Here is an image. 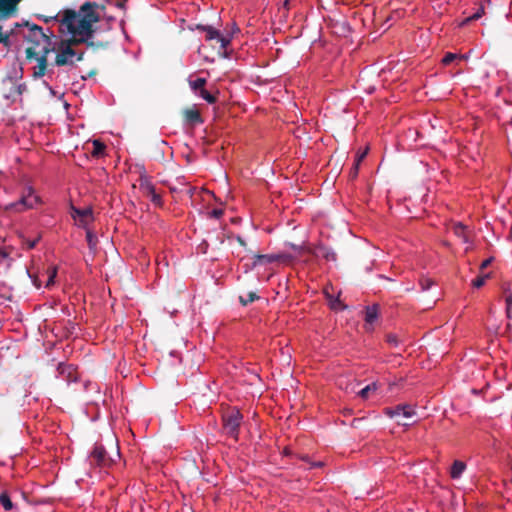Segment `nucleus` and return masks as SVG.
Segmentation results:
<instances>
[{
	"mask_svg": "<svg viewBox=\"0 0 512 512\" xmlns=\"http://www.w3.org/2000/svg\"><path fill=\"white\" fill-rule=\"evenodd\" d=\"M18 27L16 34L23 37L26 42V55L35 78L45 75L47 55L52 51L57 52L55 59L57 66L72 65L82 60V53L73 50L71 43L65 41L53 43L51 37L44 33L41 27L29 23Z\"/></svg>",
	"mask_w": 512,
	"mask_h": 512,
	"instance_id": "f257e3e1",
	"label": "nucleus"
},
{
	"mask_svg": "<svg viewBox=\"0 0 512 512\" xmlns=\"http://www.w3.org/2000/svg\"><path fill=\"white\" fill-rule=\"evenodd\" d=\"M46 23H59V31L68 36L73 43L84 42L92 36V26L98 21V15L90 3L84 4L78 12L66 10L62 14L42 17Z\"/></svg>",
	"mask_w": 512,
	"mask_h": 512,
	"instance_id": "f03ea898",
	"label": "nucleus"
},
{
	"mask_svg": "<svg viewBox=\"0 0 512 512\" xmlns=\"http://www.w3.org/2000/svg\"><path fill=\"white\" fill-rule=\"evenodd\" d=\"M26 90V85L22 82L21 69H14L13 75H8L1 83L3 97L12 102L20 101Z\"/></svg>",
	"mask_w": 512,
	"mask_h": 512,
	"instance_id": "7ed1b4c3",
	"label": "nucleus"
},
{
	"mask_svg": "<svg viewBox=\"0 0 512 512\" xmlns=\"http://www.w3.org/2000/svg\"><path fill=\"white\" fill-rule=\"evenodd\" d=\"M41 203L40 197L35 193V190L31 186H26L21 194L18 201L8 203L3 206L5 211L11 212H23L28 209H33Z\"/></svg>",
	"mask_w": 512,
	"mask_h": 512,
	"instance_id": "20e7f679",
	"label": "nucleus"
},
{
	"mask_svg": "<svg viewBox=\"0 0 512 512\" xmlns=\"http://www.w3.org/2000/svg\"><path fill=\"white\" fill-rule=\"evenodd\" d=\"M22 0H0V43L7 39V33L3 29L2 22L11 18L17 11V6Z\"/></svg>",
	"mask_w": 512,
	"mask_h": 512,
	"instance_id": "39448f33",
	"label": "nucleus"
},
{
	"mask_svg": "<svg viewBox=\"0 0 512 512\" xmlns=\"http://www.w3.org/2000/svg\"><path fill=\"white\" fill-rule=\"evenodd\" d=\"M223 421L225 432L234 439H237L239 427L242 422V415L239 410L234 408L227 412L223 417Z\"/></svg>",
	"mask_w": 512,
	"mask_h": 512,
	"instance_id": "423d86ee",
	"label": "nucleus"
},
{
	"mask_svg": "<svg viewBox=\"0 0 512 512\" xmlns=\"http://www.w3.org/2000/svg\"><path fill=\"white\" fill-rule=\"evenodd\" d=\"M89 461L91 464L108 467L115 461V459L113 456L107 455L106 449L102 445L97 444L89 455Z\"/></svg>",
	"mask_w": 512,
	"mask_h": 512,
	"instance_id": "0eeeda50",
	"label": "nucleus"
},
{
	"mask_svg": "<svg viewBox=\"0 0 512 512\" xmlns=\"http://www.w3.org/2000/svg\"><path fill=\"white\" fill-rule=\"evenodd\" d=\"M71 217L74 219L77 226L87 228L93 221V212L91 208L79 209L72 207Z\"/></svg>",
	"mask_w": 512,
	"mask_h": 512,
	"instance_id": "6e6552de",
	"label": "nucleus"
},
{
	"mask_svg": "<svg viewBox=\"0 0 512 512\" xmlns=\"http://www.w3.org/2000/svg\"><path fill=\"white\" fill-rule=\"evenodd\" d=\"M385 414L390 418H412L415 415V410L410 405H398L393 408H386Z\"/></svg>",
	"mask_w": 512,
	"mask_h": 512,
	"instance_id": "1a4fd4ad",
	"label": "nucleus"
},
{
	"mask_svg": "<svg viewBox=\"0 0 512 512\" xmlns=\"http://www.w3.org/2000/svg\"><path fill=\"white\" fill-rule=\"evenodd\" d=\"M490 4H491L490 0H485V1L481 2V3H479V5L476 8L475 12L472 13L471 15H469L467 18H465L461 22L460 25L462 26V25H465V24L469 23L470 21L480 19L486 13V8L488 6H490Z\"/></svg>",
	"mask_w": 512,
	"mask_h": 512,
	"instance_id": "9d476101",
	"label": "nucleus"
},
{
	"mask_svg": "<svg viewBox=\"0 0 512 512\" xmlns=\"http://www.w3.org/2000/svg\"><path fill=\"white\" fill-rule=\"evenodd\" d=\"M454 235L463 243L470 244V231L462 223H454L451 227Z\"/></svg>",
	"mask_w": 512,
	"mask_h": 512,
	"instance_id": "9b49d317",
	"label": "nucleus"
},
{
	"mask_svg": "<svg viewBox=\"0 0 512 512\" xmlns=\"http://www.w3.org/2000/svg\"><path fill=\"white\" fill-rule=\"evenodd\" d=\"M332 290L333 288H329V287H326L324 289V294L329 302V306L331 307V309L333 310H343L345 308V306L342 304V302L340 301L339 299V294L338 293L336 296L332 293Z\"/></svg>",
	"mask_w": 512,
	"mask_h": 512,
	"instance_id": "f8f14e48",
	"label": "nucleus"
},
{
	"mask_svg": "<svg viewBox=\"0 0 512 512\" xmlns=\"http://www.w3.org/2000/svg\"><path fill=\"white\" fill-rule=\"evenodd\" d=\"M311 253L315 256V257H318V258H324L328 261H335L336 260V255L335 253L329 249L328 247H325V246H317L315 247Z\"/></svg>",
	"mask_w": 512,
	"mask_h": 512,
	"instance_id": "ddd939ff",
	"label": "nucleus"
},
{
	"mask_svg": "<svg viewBox=\"0 0 512 512\" xmlns=\"http://www.w3.org/2000/svg\"><path fill=\"white\" fill-rule=\"evenodd\" d=\"M232 38H233V34L232 33H228L226 35H223L221 33L220 37H218V39H217V41L220 43L219 54L222 57H224V58H228L229 57V54L227 52V47L231 43Z\"/></svg>",
	"mask_w": 512,
	"mask_h": 512,
	"instance_id": "4468645a",
	"label": "nucleus"
},
{
	"mask_svg": "<svg viewBox=\"0 0 512 512\" xmlns=\"http://www.w3.org/2000/svg\"><path fill=\"white\" fill-rule=\"evenodd\" d=\"M288 257L285 254H266V255H257L256 263L267 262L272 263L275 261L286 260Z\"/></svg>",
	"mask_w": 512,
	"mask_h": 512,
	"instance_id": "2eb2a0df",
	"label": "nucleus"
},
{
	"mask_svg": "<svg viewBox=\"0 0 512 512\" xmlns=\"http://www.w3.org/2000/svg\"><path fill=\"white\" fill-rule=\"evenodd\" d=\"M465 469L466 464L460 460H456L454 461L451 467L450 475L453 479H459L462 476Z\"/></svg>",
	"mask_w": 512,
	"mask_h": 512,
	"instance_id": "dca6fc26",
	"label": "nucleus"
},
{
	"mask_svg": "<svg viewBox=\"0 0 512 512\" xmlns=\"http://www.w3.org/2000/svg\"><path fill=\"white\" fill-rule=\"evenodd\" d=\"M197 29H200L206 33V40H217L220 37L221 32L212 26L198 25Z\"/></svg>",
	"mask_w": 512,
	"mask_h": 512,
	"instance_id": "f3484780",
	"label": "nucleus"
},
{
	"mask_svg": "<svg viewBox=\"0 0 512 512\" xmlns=\"http://www.w3.org/2000/svg\"><path fill=\"white\" fill-rule=\"evenodd\" d=\"M139 186L142 193L147 197L155 191L154 185L147 177H141Z\"/></svg>",
	"mask_w": 512,
	"mask_h": 512,
	"instance_id": "a211bd4d",
	"label": "nucleus"
},
{
	"mask_svg": "<svg viewBox=\"0 0 512 512\" xmlns=\"http://www.w3.org/2000/svg\"><path fill=\"white\" fill-rule=\"evenodd\" d=\"M188 82H189V86H190L191 90L195 94H199L201 89H204V86L206 84V79L205 78H197V79L193 80V79L189 78Z\"/></svg>",
	"mask_w": 512,
	"mask_h": 512,
	"instance_id": "6ab92c4d",
	"label": "nucleus"
},
{
	"mask_svg": "<svg viewBox=\"0 0 512 512\" xmlns=\"http://www.w3.org/2000/svg\"><path fill=\"white\" fill-rule=\"evenodd\" d=\"M186 119L191 123H200L202 122L201 116L197 109L192 108L185 111Z\"/></svg>",
	"mask_w": 512,
	"mask_h": 512,
	"instance_id": "aec40b11",
	"label": "nucleus"
},
{
	"mask_svg": "<svg viewBox=\"0 0 512 512\" xmlns=\"http://www.w3.org/2000/svg\"><path fill=\"white\" fill-rule=\"evenodd\" d=\"M377 384L376 383H371L367 386H365L364 388H362L360 391H359V396L362 397L363 399H366L368 398L369 394L371 392H374L377 390Z\"/></svg>",
	"mask_w": 512,
	"mask_h": 512,
	"instance_id": "412c9836",
	"label": "nucleus"
},
{
	"mask_svg": "<svg viewBox=\"0 0 512 512\" xmlns=\"http://www.w3.org/2000/svg\"><path fill=\"white\" fill-rule=\"evenodd\" d=\"M92 144H93L92 155L100 156L104 153L105 145L100 140H94L92 142Z\"/></svg>",
	"mask_w": 512,
	"mask_h": 512,
	"instance_id": "4be33fe9",
	"label": "nucleus"
},
{
	"mask_svg": "<svg viewBox=\"0 0 512 512\" xmlns=\"http://www.w3.org/2000/svg\"><path fill=\"white\" fill-rule=\"evenodd\" d=\"M376 307H368L366 310L365 320L367 323L372 324L377 319Z\"/></svg>",
	"mask_w": 512,
	"mask_h": 512,
	"instance_id": "5701e85b",
	"label": "nucleus"
},
{
	"mask_svg": "<svg viewBox=\"0 0 512 512\" xmlns=\"http://www.w3.org/2000/svg\"><path fill=\"white\" fill-rule=\"evenodd\" d=\"M0 503L6 511H9L13 508V504L10 500V497L6 493H2L0 495Z\"/></svg>",
	"mask_w": 512,
	"mask_h": 512,
	"instance_id": "b1692460",
	"label": "nucleus"
},
{
	"mask_svg": "<svg viewBox=\"0 0 512 512\" xmlns=\"http://www.w3.org/2000/svg\"><path fill=\"white\" fill-rule=\"evenodd\" d=\"M201 98H203L205 101H207L210 104H213L216 102V97L210 94L207 90L201 89V91L198 94Z\"/></svg>",
	"mask_w": 512,
	"mask_h": 512,
	"instance_id": "393cba45",
	"label": "nucleus"
},
{
	"mask_svg": "<svg viewBox=\"0 0 512 512\" xmlns=\"http://www.w3.org/2000/svg\"><path fill=\"white\" fill-rule=\"evenodd\" d=\"M258 296L254 292H249L246 297L240 296L239 300L243 305H247L249 303H252L254 300H256Z\"/></svg>",
	"mask_w": 512,
	"mask_h": 512,
	"instance_id": "a878e982",
	"label": "nucleus"
},
{
	"mask_svg": "<svg viewBox=\"0 0 512 512\" xmlns=\"http://www.w3.org/2000/svg\"><path fill=\"white\" fill-rule=\"evenodd\" d=\"M455 60H458L459 61V58H458V54L456 53H451V52H448L444 58L442 59V63L444 65H449L451 64L453 61Z\"/></svg>",
	"mask_w": 512,
	"mask_h": 512,
	"instance_id": "bb28decb",
	"label": "nucleus"
},
{
	"mask_svg": "<svg viewBox=\"0 0 512 512\" xmlns=\"http://www.w3.org/2000/svg\"><path fill=\"white\" fill-rule=\"evenodd\" d=\"M56 275H57V269L55 267H52L48 270V279H47V283H46L47 287L54 284Z\"/></svg>",
	"mask_w": 512,
	"mask_h": 512,
	"instance_id": "cd10ccee",
	"label": "nucleus"
},
{
	"mask_svg": "<svg viewBox=\"0 0 512 512\" xmlns=\"http://www.w3.org/2000/svg\"><path fill=\"white\" fill-rule=\"evenodd\" d=\"M488 277H489L488 274L477 277L476 279L473 280V283H472L473 286L475 288L482 287L485 284Z\"/></svg>",
	"mask_w": 512,
	"mask_h": 512,
	"instance_id": "c85d7f7f",
	"label": "nucleus"
},
{
	"mask_svg": "<svg viewBox=\"0 0 512 512\" xmlns=\"http://www.w3.org/2000/svg\"><path fill=\"white\" fill-rule=\"evenodd\" d=\"M506 301V314L508 318H511V312H512V293H509L506 295L505 298Z\"/></svg>",
	"mask_w": 512,
	"mask_h": 512,
	"instance_id": "c756f323",
	"label": "nucleus"
},
{
	"mask_svg": "<svg viewBox=\"0 0 512 512\" xmlns=\"http://www.w3.org/2000/svg\"><path fill=\"white\" fill-rule=\"evenodd\" d=\"M433 285V281L429 278H423L420 280V286L423 291L430 289Z\"/></svg>",
	"mask_w": 512,
	"mask_h": 512,
	"instance_id": "7c9ffc66",
	"label": "nucleus"
},
{
	"mask_svg": "<svg viewBox=\"0 0 512 512\" xmlns=\"http://www.w3.org/2000/svg\"><path fill=\"white\" fill-rule=\"evenodd\" d=\"M366 154H367V150H364L362 153H359L357 155V159H356L355 166H354V168H355L354 175H356L358 166H359L360 162L364 159Z\"/></svg>",
	"mask_w": 512,
	"mask_h": 512,
	"instance_id": "2f4dec72",
	"label": "nucleus"
},
{
	"mask_svg": "<svg viewBox=\"0 0 512 512\" xmlns=\"http://www.w3.org/2000/svg\"><path fill=\"white\" fill-rule=\"evenodd\" d=\"M150 200L157 206L161 205V197L159 194L154 191L152 194L148 196Z\"/></svg>",
	"mask_w": 512,
	"mask_h": 512,
	"instance_id": "473e14b6",
	"label": "nucleus"
},
{
	"mask_svg": "<svg viewBox=\"0 0 512 512\" xmlns=\"http://www.w3.org/2000/svg\"><path fill=\"white\" fill-rule=\"evenodd\" d=\"M222 215H223L222 209H213L212 211L209 212L210 217L217 218V219L220 218Z\"/></svg>",
	"mask_w": 512,
	"mask_h": 512,
	"instance_id": "72a5a7b5",
	"label": "nucleus"
},
{
	"mask_svg": "<svg viewBox=\"0 0 512 512\" xmlns=\"http://www.w3.org/2000/svg\"><path fill=\"white\" fill-rule=\"evenodd\" d=\"M387 340L392 345L397 346V344H398V340H397V337L395 335L388 336Z\"/></svg>",
	"mask_w": 512,
	"mask_h": 512,
	"instance_id": "f704fd0d",
	"label": "nucleus"
},
{
	"mask_svg": "<svg viewBox=\"0 0 512 512\" xmlns=\"http://www.w3.org/2000/svg\"><path fill=\"white\" fill-rule=\"evenodd\" d=\"M492 262V258H489V259H486L484 260L482 263H481V266L480 268L481 269H485L486 267H488L490 265V263Z\"/></svg>",
	"mask_w": 512,
	"mask_h": 512,
	"instance_id": "c9c22d12",
	"label": "nucleus"
},
{
	"mask_svg": "<svg viewBox=\"0 0 512 512\" xmlns=\"http://www.w3.org/2000/svg\"><path fill=\"white\" fill-rule=\"evenodd\" d=\"M459 61L467 60L469 58L468 54H458Z\"/></svg>",
	"mask_w": 512,
	"mask_h": 512,
	"instance_id": "e433bc0d",
	"label": "nucleus"
},
{
	"mask_svg": "<svg viewBox=\"0 0 512 512\" xmlns=\"http://www.w3.org/2000/svg\"><path fill=\"white\" fill-rule=\"evenodd\" d=\"M92 238H93V237H92L91 232H90V231H87V240H88V242H89L90 244L92 243Z\"/></svg>",
	"mask_w": 512,
	"mask_h": 512,
	"instance_id": "4c0bfd02",
	"label": "nucleus"
},
{
	"mask_svg": "<svg viewBox=\"0 0 512 512\" xmlns=\"http://www.w3.org/2000/svg\"><path fill=\"white\" fill-rule=\"evenodd\" d=\"M237 240H238V242H239L242 246H244V245H245V242H244V240H243L241 237H237Z\"/></svg>",
	"mask_w": 512,
	"mask_h": 512,
	"instance_id": "58836bf2",
	"label": "nucleus"
},
{
	"mask_svg": "<svg viewBox=\"0 0 512 512\" xmlns=\"http://www.w3.org/2000/svg\"><path fill=\"white\" fill-rule=\"evenodd\" d=\"M114 455H115L116 457H119V456H120V453H119L118 449L115 451Z\"/></svg>",
	"mask_w": 512,
	"mask_h": 512,
	"instance_id": "ea45409f",
	"label": "nucleus"
}]
</instances>
